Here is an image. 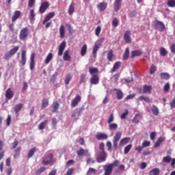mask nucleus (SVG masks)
<instances>
[{
  "label": "nucleus",
  "instance_id": "nucleus-7",
  "mask_svg": "<svg viewBox=\"0 0 175 175\" xmlns=\"http://www.w3.org/2000/svg\"><path fill=\"white\" fill-rule=\"evenodd\" d=\"M104 170V175H110L113 173V168L109 164H107L103 166Z\"/></svg>",
  "mask_w": 175,
  "mask_h": 175
},
{
  "label": "nucleus",
  "instance_id": "nucleus-49",
  "mask_svg": "<svg viewBox=\"0 0 175 175\" xmlns=\"http://www.w3.org/2000/svg\"><path fill=\"white\" fill-rule=\"evenodd\" d=\"M47 124V120H45L42 122H41L39 126H38V128L40 131H42V129H44V126H46V125Z\"/></svg>",
  "mask_w": 175,
  "mask_h": 175
},
{
  "label": "nucleus",
  "instance_id": "nucleus-47",
  "mask_svg": "<svg viewBox=\"0 0 175 175\" xmlns=\"http://www.w3.org/2000/svg\"><path fill=\"white\" fill-rule=\"evenodd\" d=\"M36 2V0H29L28 8L31 9V8H33V6H35Z\"/></svg>",
  "mask_w": 175,
  "mask_h": 175
},
{
  "label": "nucleus",
  "instance_id": "nucleus-9",
  "mask_svg": "<svg viewBox=\"0 0 175 175\" xmlns=\"http://www.w3.org/2000/svg\"><path fill=\"white\" fill-rule=\"evenodd\" d=\"M106 158H107V154L105 152H100V154L97 157V161L100 163V162H105L106 161Z\"/></svg>",
  "mask_w": 175,
  "mask_h": 175
},
{
  "label": "nucleus",
  "instance_id": "nucleus-29",
  "mask_svg": "<svg viewBox=\"0 0 175 175\" xmlns=\"http://www.w3.org/2000/svg\"><path fill=\"white\" fill-rule=\"evenodd\" d=\"M35 11L33 10H30V14L29 15V18L31 21V23H32L33 21H35Z\"/></svg>",
  "mask_w": 175,
  "mask_h": 175
},
{
  "label": "nucleus",
  "instance_id": "nucleus-55",
  "mask_svg": "<svg viewBox=\"0 0 175 175\" xmlns=\"http://www.w3.org/2000/svg\"><path fill=\"white\" fill-rule=\"evenodd\" d=\"M118 165H120V161L118 160H116L112 163H109V165L112 166V169H113L114 167L118 166Z\"/></svg>",
  "mask_w": 175,
  "mask_h": 175
},
{
  "label": "nucleus",
  "instance_id": "nucleus-4",
  "mask_svg": "<svg viewBox=\"0 0 175 175\" xmlns=\"http://www.w3.org/2000/svg\"><path fill=\"white\" fill-rule=\"evenodd\" d=\"M154 27L155 28V29H158V31H160V32H163V31H165V24L159 21H154Z\"/></svg>",
  "mask_w": 175,
  "mask_h": 175
},
{
  "label": "nucleus",
  "instance_id": "nucleus-45",
  "mask_svg": "<svg viewBox=\"0 0 175 175\" xmlns=\"http://www.w3.org/2000/svg\"><path fill=\"white\" fill-rule=\"evenodd\" d=\"M160 54L161 55H163V57H165V55H167V51L165 48L161 47Z\"/></svg>",
  "mask_w": 175,
  "mask_h": 175
},
{
  "label": "nucleus",
  "instance_id": "nucleus-40",
  "mask_svg": "<svg viewBox=\"0 0 175 175\" xmlns=\"http://www.w3.org/2000/svg\"><path fill=\"white\" fill-rule=\"evenodd\" d=\"M87 53V44H84L81 49V55L84 57Z\"/></svg>",
  "mask_w": 175,
  "mask_h": 175
},
{
  "label": "nucleus",
  "instance_id": "nucleus-25",
  "mask_svg": "<svg viewBox=\"0 0 175 175\" xmlns=\"http://www.w3.org/2000/svg\"><path fill=\"white\" fill-rule=\"evenodd\" d=\"M63 59L64 61H70L71 57H70V55H69V51H66L64 52Z\"/></svg>",
  "mask_w": 175,
  "mask_h": 175
},
{
  "label": "nucleus",
  "instance_id": "nucleus-27",
  "mask_svg": "<svg viewBox=\"0 0 175 175\" xmlns=\"http://www.w3.org/2000/svg\"><path fill=\"white\" fill-rule=\"evenodd\" d=\"M59 35L60 38H64L65 36V27L64 25H61L59 27Z\"/></svg>",
  "mask_w": 175,
  "mask_h": 175
},
{
  "label": "nucleus",
  "instance_id": "nucleus-43",
  "mask_svg": "<svg viewBox=\"0 0 175 175\" xmlns=\"http://www.w3.org/2000/svg\"><path fill=\"white\" fill-rule=\"evenodd\" d=\"M129 58V48L127 47L125 50V52L123 55V59H127Z\"/></svg>",
  "mask_w": 175,
  "mask_h": 175
},
{
  "label": "nucleus",
  "instance_id": "nucleus-53",
  "mask_svg": "<svg viewBox=\"0 0 175 175\" xmlns=\"http://www.w3.org/2000/svg\"><path fill=\"white\" fill-rule=\"evenodd\" d=\"M88 175L96 174V170L94 168H90L87 173Z\"/></svg>",
  "mask_w": 175,
  "mask_h": 175
},
{
  "label": "nucleus",
  "instance_id": "nucleus-51",
  "mask_svg": "<svg viewBox=\"0 0 175 175\" xmlns=\"http://www.w3.org/2000/svg\"><path fill=\"white\" fill-rule=\"evenodd\" d=\"M131 148H132V144H129V145L126 146L124 148V154H128V152H129V151H131Z\"/></svg>",
  "mask_w": 175,
  "mask_h": 175
},
{
  "label": "nucleus",
  "instance_id": "nucleus-12",
  "mask_svg": "<svg viewBox=\"0 0 175 175\" xmlns=\"http://www.w3.org/2000/svg\"><path fill=\"white\" fill-rule=\"evenodd\" d=\"M20 17H21V12L19 10L15 11L12 17V23H14V21H17V20H18V18H20Z\"/></svg>",
  "mask_w": 175,
  "mask_h": 175
},
{
  "label": "nucleus",
  "instance_id": "nucleus-21",
  "mask_svg": "<svg viewBox=\"0 0 175 175\" xmlns=\"http://www.w3.org/2000/svg\"><path fill=\"white\" fill-rule=\"evenodd\" d=\"M143 53L140 50H135L131 51V58H135V57H140Z\"/></svg>",
  "mask_w": 175,
  "mask_h": 175
},
{
  "label": "nucleus",
  "instance_id": "nucleus-22",
  "mask_svg": "<svg viewBox=\"0 0 175 175\" xmlns=\"http://www.w3.org/2000/svg\"><path fill=\"white\" fill-rule=\"evenodd\" d=\"M77 154L78 157H84V155H87V154H88V150H84V149H80L77 152Z\"/></svg>",
  "mask_w": 175,
  "mask_h": 175
},
{
  "label": "nucleus",
  "instance_id": "nucleus-57",
  "mask_svg": "<svg viewBox=\"0 0 175 175\" xmlns=\"http://www.w3.org/2000/svg\"><path fill=\"white\" fill-rule=\"evenodd\" d=\"M129 112L128 111V109H125L124 113H123L121 116L120 118H122V120H125V118H126V116H128V113Z\"/></svg>",
  "mask_w": 175,
  "mask_h": 175
},
{
  "label": "nucleus",
  "instance_id": "nucleus-63",
  "mask_svg": "<svg viewBox=\"0 0 175 175\" xmlns=\"http://www.w3.org/2000/svg\"><path fill=\"white\" fill-rule=\"evenodd\" d=\"M170 106L172 109H174V107H175V98H174L172 102L170 103Z\"/></svg>",
  "mask_w": 175,
  "mask_h": 175
},
{
  "label": "nucleus",
  "instance_id": "nucleus-50",
  "mask_svg": "<svg viewBox=\"0 0 175 175\" xmlns=\"http://www.w3.org/2000/svg\"><path fill=\"white\" fill-rule=\"evenodd\" d=\"M167 5L170 8H175V0H167Z\"/></svg>",
  "mask_w": 175,
  "mask_h": 175
},
{
  "label": "nucleus",
  "instance_id": "nucleus-8",
  "mask_svg": "<svg viewBox=\"0 0 175 175\" xmlns=\"http://www.w3.org/2000/svg\"><path fill=\"white\" fill-rule=\"evenodd\" d=\"M66 47V42L63 41L61 42L60 45L59 46V51H58V55L61 56L64 54V51Z\"/></svg>",
  "mask_w": 175,
  "mask_h": 175
},
{
  "label": "nucleus",
  "instance_id": "nucleus-62",
  "mask_svg": "<svg viewBox=\"0 0 175 175\" xmlns=\"http://www.w3.org/2000/svg\"><path fill=\"white\" fill-rule=\"evenodd\" d=\"M150 144V141H144L142 144V146L144 147H148Z\"/></svg>",
  "mask_w": 175,
  "mask_h": 175
},
{
  "label": "nucleus",
  "instance_id": "nucleus-61",
  "mask_svg": "<svg viewBox=\"0 0 175 175\" xmlns=\"http://www.w3.org/2000/svg\"><path fill=\"white\" fill-rule=\"evenodd\" d=\"M113 121H114V116H113V114H111L108 119V124H111V122H113Z\"/></svg>",
  "mask_w": 175,
  "mask_h": 175
},
{
  "label": "nucleus",
  "instance_id": "nucleus-58",
  "mask_svg": "<svg viewBox=\"0 0 175 175\" xmlns=\"http://www.w3.org/2000/svg\"><path fill=\"white\" fill-rule=\"evenodd\" d=\"M59 107V103H53V111H57L58 110V108Z\"/></svg>",
  "mask_w": 175,
  "mask_h": 175
},
{
  "label": "nucleus",
  "instance_id": "nucleus-18",
  "mask_svg": "<svg viewBox=\"0 0 175 175\" xmlns=\"http://www.w3.org/2000/svg\"><path fill=\"white\" fill-rule=\"evenodd\" d=\"M124 40L126 42V43H131V31H126L124 36Z\"/></svg>",
  "mask_w": 175,
  "mask_h": 175
},
{
  "label": "nucleus",
  "instance_id": "nucleus-36",
  "mask_svg": "<svg viewBox=\"0 0 175 175\" xmlns=\"http://www.w3.org/2000/svg\"><path fill=\"white\" fill-rule=\"evenodd\" d=\"M74 12H75V3L72 2L68 9V14H70V16H72Z\"/></svg>",
  "mask_w": 175,
  "mask_h": 175
},
{
  "label": "nucleus",
  "instance_id": "nucleus-32",
  "mask_svg": "<svg viewBox=\"0 0 175 175\" xmlns=\"http://www.w3.org/2000/svg\"><path fill=\"white\" fill-rule=\"evenodd\" d=\"M160 77L163 80H169L170 79V75L166 72H162L160 75Z\"/></svg>",
  "mask_w": 175,
  "mask_h": 175
},
{
  "label": "nucleus",
  "instance_id": "nucleus-17",
  "mask_svg": "<svg viewBox=\"0 0 175 175\" xmlns=\"http://www.w3.org/2000/svg\"><path fill=\"white\" fill-rule=\"evenodd\" d=\"M130 140H131L130 137L122 138L119 143L120 147H123V146L128 144V143H129Z\"/></svg>",
  "mask_w": 175,
  "mask_h": 175
},
{
  "label": "nucleus",
  "instance_id": "nucleus-10",
  "mask_svg": "<svg viewBox=\"0 0 175 175\" xmlns=\"http://www.w3.org/2000/svg\"><path fill=\"white\" fill-rule=\"evenodd\" d=\"M81 100V96H80V95H77L75 96V98L71 102L72 107H76V106H77V105H79V103Z\"/></svg>",
  "mask_w": 175,
  "mask_h": 175
},
{
  "label": "nucleus",
  "instance_id": "nucleus-39",
  "mask_svg": "<svg viewBox=\"0 0 175 175\" xmlns=\"http://www.w3.org/2000/svg\"><path fill=\"white\" fill-rule=\"evenodd\" d=\"M23 105L22 103H18L15 105L14 109L16 113H18L19 111H21V109H23Z\"/></svg>",
  "mask_w": 175,
  "mask_h": 175
},
{
  "label": "nucleus",
  "instance_id": "nucleus-46",
  "mask_svg": "<svg viewBox=\"0 0 175 175\" xmlns=\"http://www.w3.org/2000/svg\"><path fill=\"white\" fill-rule=\"evenodd\" d=\"M150 175H159V169L154 168L150 172Z\"/></svg>",
  "mask_w": 175,
  "mask_h": 175
},
{
  "label": "nucleus",
  "instance_id": "nucleus-30",
  "mask_svg": "<svg viewBox=\"0 0 175 175\" xmlns=\"http://www.w3.org/2000/svg\"><path fill=\"white\" fill-rule=\"evenodd\" d=\"M108 61H113L114 60V55L113 54V50H109L107 54Z\"/></svg>",
  "mask_w": 175,
  "mask_h": 175
},
{
  "label": "nucleus",
  "instance_id": "nucleus-59",
  "mask_svg": "<svg viewBox=\"0 0 175 175\" xmlns=\"http://www.w3.org/2000/svg\"><path fill=\"white\" fill-rule=\"evenodd\" d=\"M112 25L113 27H117L118 25V19L117 18L113 19Z\"/></svg>",
  "mask_w": 175,
  "mask_h": 175
},
{
  "label": "nucleus",
  "instance_id": "nucleus-54",
  "mask_svg": "<svg viewBox=\"0 0 175 175\" xmlns=\"http://www.w3.org/2000/svg\"><path fill=\"white\" fill-rule=\"evenodd\" d=\"M100 31H102V28L100 27V26H98L95 30L96 36H99V35L100 34Z\"/></svg>",
  "mask_w": 175,
  "mask_h": 175
},
{
  "label": "nucleus",
  "instance_id": "nucleus-26",
  "mask_svg": "<svg viewBox=\"0 0 175 175\" xmlns=\"http://www.w3.org/2000/svg\"><path fill=\"white\" fill-rule=\"evenodd\" d=\"M165 140V137H160L158 138L157 142L154 144V147H159V146H161V143H163V141Z\"/></svg>",
  "mask_w": 175,
  "mask_h": 175
},
{
  "label": "nucleus",
  "instance_id": "nucleus-24",
  "mask_svg": "<svg viewBox=\"0 0 175 175\" xmlns=\"http://www.w3.org/2000/svg\"><path fill=\"white\" fill-rule=\"evenodd\" d=\"M89 72L92 76H98V72L99 71L98 70V68H90L89 69Z\"/></svg>",
  "mask_w": 175,
  "mask_h": 175
},
{
  "label": "nucleus",
  "instance_id": "nucleus-56",
  "mask_svg": "<svg viewBox=\"0 0 175 175\" xmlns=\"http://www.w3.org/2000/svg\"><path fill=\"white\" fill-rule=\"evenodd\" d=\"M157 71V67L154 65H152L150 70V75H153Z\"/></svg>",
  "mask_w": 175,
  "mask_h": 175
},
{
  "label": "nucleus",
  "instance_id": "nucleus-19",
  "mask_svg": "<svg viewBox=\"0 0 175 175\" xmlns=\"http://www.w3.org/2000/svg\"><path fill=\"white\" fill-rule=\"evenodd\" d=\"M97 8L100 12H103L106 10V8H107V3L103 2L100 3L98 5Z\"/></svg>",
  "mask_w": 175,
  "mask_h": 175
},
{
  "label": "nucleus",
  "instance_id": "nucleus-41",
  "mask_svg": "<svg viewBox=\"0 0 175 175\" xmlns=\"http://www.w3.org/2000/svg\"><path fill=\"white\" fill-rule=\"evenodd\" d=\"M70 80H72V75L68 74L66 76V78L64 80L65 84H66V85H68V84H69V83L70 82Z\"/></svg>",
  "mask_w": 175,
  "mask_h": 175
},
{
  "label": "nucleus",
  "instance_id": "nucleus-2",
  "mask_svg": "<svg viewBox=\"0 0 175 175\" xmlns=\"http://www.w3.org/2000/svg\"><path fill=\"white\" fill-rule=\"evenodd\" d=\"M103 40H105L104 38L100 40H97L95 42L94 46L93 47V51H92V54L94 57H96V53H98V51L99 50V49H100V46H102V43H103Z\"/></svg>",
  "mask_w": 175,
  "mask_h": 175
},
{
  "label": "nucleus",
  "instance_id": "nucleus-42",
  "mask_svg": "<svg viewBox=\"0 0 175 175\" xmlns=\"http://www.w3.org/2000/svg\"><path fill=\"white\" fill-rule=\"evenodd\" d=\"M35 151H36V148H33L28 152L27 158H31L35 154Z\"/></svg>",
  "mask_w": 175,
  "mask_h": 175
},
{
  "label": "nucleus",
  "instance_id": "nucleus-60",
  "mask_svg": "<svg viewBox=\"0 0 175 175\" xmlns=\"http://www.w3.org/2000/svg\"><path fill=\"white\" fill-rule=\"evenodd\" d=\"M11 121H12V116H10V115H8L7 120H6V124L8 125V126H9V125H10Z\"/></svg>",
  "mask_w": 175,
  "mask_h": 175
},
{
  "label": "nucleus",
  "instance_id": "nucleus-23",
  "mask_svg": "<svg viewBox=\"0 0 175 175\" xmlns=\"http://www.w3.org/2000/svg\"><path fill=\"white\" fill-rule=\"evenodd\" d=\"M144 94H151L152 88L150 85H145L143 88Z\"/></svg>",
  "mask_w": 175,
  "mask_h": 175
},
{
  "label": "nucleus",
  "instance_id": "nucleus-3",
  "mask_svg": "<svg viewBox=\"0 0 175 175\" xmlns=\"http://www.w3.org/2000/svg\"><path fill=\"white\" fill-rule=\"evenodd\" d=\"M19 49H20V46H15L12 48L10 51L7 52L5 55V59H9L12 58V57H13V55H14V54H16V53L18 51Z\"/></svg>",
  "mask_w": 175,
  "mask_h": 175
},
{
  "label": "nucleus",
  "instance_id": "nucleus-35",
  "mask_svg": "<svg viewBox=\"0 0 175 175\" xmlns=\"http://www.w3.org/2000/svg\"><path fill=\"white\" fill-rule=\"evenodd\" d=\"M120 66H121V63L120 62H116L113 65L112 72H114L116 70H118V69H120Z\"/></svg>",
  "mask_w": 175,
  "mask_h": 175
},
{
  "label": "nucleus",
  "instance_id": "nucleus-15",
  "mask_svg": "<svg viewBox=\"0 0 175 175\" xmlns=\"http://www.w3.org/2000/svg\"><path fill=\"white\" fill-rule=\"evenodd\" d=\"M27 62V51H22L21 53V64L22 65H25Z\"/></svg>",
  "mask_w": 175,
  "mask_h": 175
},
{
  "label": "nucleus",
  "instance_id": "nucleus-5",
  "mask_svg": "<svg viewBox=\"0 0 175 175\" xmlns=\"http://www.w3.org/2000/svg\"><path fill=\"white\" fill-rule=\"evenodd\" d=\"M29 33V31H28V29L27 27H25L21 30L19 38L21 39V40H24L25 39H27V38H28Z\"/></svg>",
  "mask_w": 175,
  "mask_h": 175
},
{
  "label": "nucleus",
  "instance_id": "nucleus-11",
  "mask_svg": "<svg viewBox=\"0 0 175 175\" xmlns=\"http://www.w3.org/2000/svg\"><path fill=\"white\" fill-rule=\"evenodd\" d=\"M55 16V12H49L48 14L45 16L44 19L42 21V24H46V23L51 21V18H53Z\"/></svg>",
  "mask_w": 175,
  "mask_h": 175
},
{
  "label": "nucleus",
  "instance_id": "nucleus-31",
  "mask_svg": "<svg viewBox=\"0 0 175 175\" xmlns=\"http://www.w3.org/2000/svg\"><path fill=\"white\" fill-rule=\"evenodd\" d=\"M52 59H53V53H49L46 56L44 60V62L46 65H48V64H50V61H51Z\"/></svg>",
  "mask_w": 175,
  "mask_h": 175
},
{
  "label": "nucleus",
  "instance_id": "nucleus-16",
  "mask_svg": "<svg viewBox=\"0 0 175 175\" xmlns=\"http://www.w3.org/2000/svg\"><path fill=\"white\" fill-rule=\"evenodd\" d=\"M97 140H106L107 139V135L103 133H98L96 135Z\"/></svg>",
  "mask_w": 175,
  "mask_h": 175
},
{
  "label": "nucleus",
  "instance_id": "nucleus-37",
  "mask_svg": "<svg viewBox=\"0 0 175 175\" xmlns=\"http://www.w3.org/2000/svg\"><path fill=\"white\" fill-rule=\"evenodd\" d=\"M49 106V99L44 98L42 102L41 109H46Z\"/></svg>",
  "mask_w": 175,
  "mask_h": 175
},
{
  "label": "nucleus",
  "instance_id": "nucleus-44",
  "mask_svg": "<svg viewBox=\"0 0 175 175\" xmlns=\"http://www.w3.org/2000/svg\"><path fill=\"white\" fill-rule=\"evenodd\" d=\"M152 111L154 116H158V114H159V110L158 109V107H157V106L155 105L152 106Z\"/></svg>",
  "mask_w": 175,
  "mask_h": 175
},
{
  "label": "nucleus",
  "instance_id": "nucleus-20",
  "mask_svg": "<svg viewBox=\"0 0 175 175\" xmlns=\"http://www.w3.org/2000/svg\"><path fill=\"white\" fill-rule=\"evenodd\" d=\"M122 0H116L114 2V10L115 12H118L120 8H121V2Z\"/></svg>",
  "mask_w": 175,
  "mask_h": 175
},
{
  "label": "nucleus",
  "instance_id": "nucleus-13",
  "mask_svg": "<svg viewBox=\"0 0 175 175\" xmlns=\"http://www.w3.org/2000/svg\"><path fill=\"white\" fill-rule=\"evenodd\" d=\"M14 96V94L13 93V91H12L11 88H8L5 92V98L6 99L10 100Z\"/></svg>",
  "mask_w": 175,
  "mask_h": 175
},
{
  "label": "nucleus",
  "instance_id": "nucleus-6",
  "mask_svg": "<svg viewBox=\"0 0 175 175\" xmlns=\"http://www.w3.org/2000/svg\"><path fill=\"white\" fill-rule=\"evenodd\" d=\"M49 6H50V3H49V1H44V2L42 3V4L39 8V12L41 14H43V13H44L46 12V10H47V9H49Z\"/></svg>",
  "mask_w": 175,
  "mask_h": 175
},
{
  "label": "nucleus",
  "instance_id": "nucleus-14",
  "mask_svg": "<svg viewBox=\"0 0 175 175\" xmlns=\"http://www.w3.org/2000/svg\"><path fill=\"white\" fill-rule=\"evenodd\" d=\"M90 83L91 84H94L96 85V84L99 83V77L98 75H93L90 78Z\"/></svg>",
  "mask_w": 175,
  "mask_h": 175
},
{
  "label": "nucleus",
  "instance_id": "nucleus-28",
  "mask_svg": "<svg viewBox=\"0 0 175 175\" xmlns=\"http://www.w3.org/2000/svg\"><path fill=\"white\" fill-rule=\"evenodd\" d=\"M122 135V132L117 131L113 137V140L118 142L121 139Z\"/></svg>",
  "mask_w": 175,
  "mask_h": 175
},
{
  "label": "nucleus",
  "instance_id": "nucleus-48",
  "mask_svg": "<svg viewBox=\"0 0 175 175\" xmlns=\"http://www.w3.org/2000/svg\"><path fill=\"white\" fill-rule=\"evenodd\" d=\"M172 161V157L170 156H166L163 158V162L164 163H169Z\"/></svg>",
  "mask_w": 175,
  "mask_h": 175
},
{
  "label": "nucleus",
  "instance_id": "nucleus-52",
  "mask_svg": "<svg viewBox=\"0 0 175 175\" xmlns=\"http://www.w3.org/2000/svg\"><path fill=\"white\" fill-rule=\"evenodd\" d=\"M139 120H140V115L137 114V115H135V116L134 117V118H133V122H134V124H138Z\"/></svg>",
  "mask_w": 175,
  "mask_h": 175
},
{
  "label": "nucleus",
  "instance_id": "nucleus-33",
  "mask_svg": "<svg viewBox=\"0 0 175 175\" xmlns=\"http://www.w3.org/2000/svg\"><path fill=\"white\" fill-rule=\"evenodd\" d=\"M139 100H144L145 102H147L148 103H151L152 102V99L148 97H144L143 96H141L139 97Z\"/></svg>",
  "mask_w": 175,
  "mask_h": 175
},
{
  "label": "nucleus",
  "instance_id": "nucleus-38",
  "mask_svg": "<svg viewBox=\"0 0 175 175\" xmlns=\"http://www.w3.org/2000/svg\"><path fill=\"white\" fill-rule=\"evenodd\" d=\"M116 96L118 99L120 100L121 99H122V98H124V93H122V91H121L120 90H116Z\"/></svg>",
  "mask_w": 175,
  "mask_h": 175
},
{
  "label": "nucleus",
  "instance_id": "nucleus-64",
  "mask_svg": "<svg viewBox=\"0 0 175 175\" xmlns=\"http://www.w3.org/2000/svg\"><path fill=\"white\" fill-rule=\"evenodd\" d=\"M170 49H171L172 53H175V44H172L170 46Z\"/></svg>",
  "mask_w": 175,
  "mask_h": 175
},
{
  "label": "nucleus",
  "instance_id": "nucleus-34",
  "mask_svg": "<svg viewBox=\"0 0 175 175\" xmlns=\"http://www.w3.org/2000/svg\"><path fill=\"white\" fill-rule=\"evenodd\" d=\"M109 131H116L118 128V124L116 123H109Z\"/></svg>",
  "mask_w": 175,
  "mask_h": 175
},
{
  "label": "nucleus",
  "instance_id": "nucleus-1",
  "mask_svg": "<svg viewBox=\"0 0 175 175\" xmlns=\"http://www.w3.org/2000/svg\"><path fill=\"white\" fill-rule=\"evenodd\" d=\"M55 162V159H54V157H53V154L48 152L46 154V156L43 158L42 160V165L44 166H47V165H53Z\"/></svg>",
  "mask_w": 175,
  "mask_h": 175
}]
</instances>
